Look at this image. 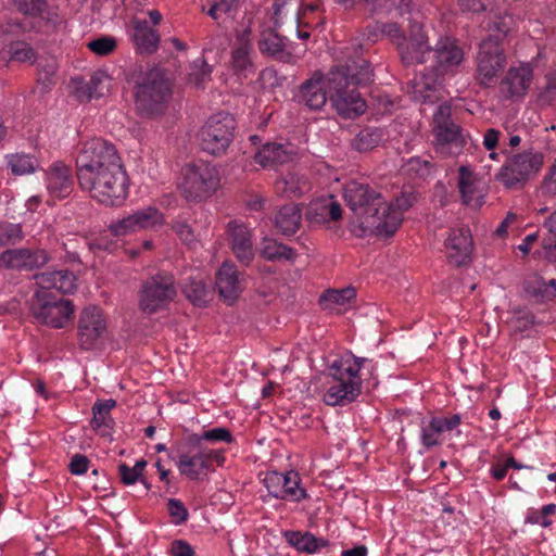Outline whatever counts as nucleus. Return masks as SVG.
Here are the masks:
<instances>
[{
    "label": "nucleus",
    "mask_w": 556,
    "mask_h": 556,
    "mask_svg": "<svg viewBox=\"0 0 556 556\" xmlns=\"http://www.w3.org/2000/svg\"><path fill=\"white\" fill-rule=\"evenodd\" d=\"M458 190L466 206L479 208L483 205L486 195L485 181L467 165H462L458 169Z\"/></svg>",
    "instance_id": "ddd939ff"
},
{
    "label": "nucleus",
    "mask_w": 556,
    "mask_h": 556,
    "mask_svg": "<svg viewBox=\"0 0 556 556\" xmlns=\"http://www.w3.org/2000/svg\"><path fill=\"white\" fill-rule=\"evenodd\" d=\"M261 255L268 261H292L295 257L293 249L273 239L264 240Z\"/></svg>",
    "instance_id": "c9c22d12"
},
{
    "label": "nucleus",
    "mask_w": 556,
    "mask_h": 556,
    "mask_svg": "<svg viewBox=\"0 0 556 556\" xmlns=\"http://www.w3.org/2000/svg\"><path fill=\"white\" fill-rule=\"evenodd\" d=\"M118 472L121 476V481L124 484L130 485L137 481H141L144 485V491L148 492L150 490L151 485L144 479H140L139 476L137 475V471L132 470L131 467H129L128 465L124 463L121 464L118 466Z\"/></svg>",
    "instance_id": "e2e57ef3"
},
{
    "label": "nucleus",
    "mask_w": 556,
    "mask_h": 556,
    "mask_svg": "<svg viewBox=\"0 0 556 556\" xmlns=\"http://www.w3.org/2000/svg\"><path fill=\"white\" fill-rule=\"evenodd\" d=\"M252 50L250 28L245 27L238 30L230 59L231 68L238 76L247 77L250 73H254V64L251 58Z\"/></svg>",
    "instance_id": "f3484780"
},
{
    "label": "nucleus",
    "mask_w": 556,
    "mask_h": 556,
    "mask_svg": "<svg viewBox=\"0 0 556 556\" xmlns=\"http://www.w3.org/2000/svg\"><path fill=\"white\" fill-rule=\"evenodd\" d=\"M51 260L45 249H8L0 254V264L7 269L33 271L42 268Z\"/></svg>",
    "instance_id": "f8f14e48"
},
{
    "label": "nucleus",
    "mask_w": 556,
    "mask_h": 556,
    "mask_svg": "<svg viewBox=\"0 0 556 556\" xmlns=\"http://www.w3.org/2000/svg\"><path fill=\"white\" fill-rule=\"evenodd\" d=\"M216 288L224 302L231 305L242 292L238 270L233 264L225 262L216 273Z\"/></svg>",
    "instance_id": "4be33fe9"
},
{
    "label": "nucleus",
    "mask_w": 556,
    "mask_h": 556,
    "mask_svg": "<svg viewBox=\"0 0 556 556\" xmlns=\"http://www.w3.org/2000/svg\"><path fill=\"white\" fill-rule=\"evenodd\" d=\"M109 228L114 236H125L137 230L131 215L111 224Z\"/></svg>",
    "instance_id": "0e129e2a"
},
{
    "label": "nucleus",
    "mask_w": 556,
    "mask_h": 556,
    "mask_svg": "<svg viewBox=\"0 0 556 556\" xmlns=\"http://www.w3.org/2000/svg\"><path fill=\"white\" fill-rule=\"evenodd\" d=\"M348 397V382L339 379V383L330 387L324 395V402L327 405H341Z\"/></svg>",
    "instance_id": "3c124183"
},
{
    "label": "nucleus",
    "mask_w": 556,
    "mask_h": 556,
    "mask_svg": "<svg viewBox=\"0 0 556 556\" xmlns=\"http://www.w3.org/2000/svg\"><path fill=\"white\" fill-rule=\"evenodd\" d=\"M300 4L301 0H275L274 14L276 17L281 14L289 15L300 23Z\"/></svg>",
    "instance_id": "8fccbe9b"
},
{
    "label": "nucleus",
    "mask_w": 556,
    "mask_h": 556,
    "mask_svg": "<svg viewBox=\"0 0 556 556\" xmlns=\"http://www.w3.org/2000/svg\"><path fill=\"white\" fill-rule=\"evenodd\" d=\"M432 165L427 157L415 156L410 157L406 163V170L414 173L419 177H426L430 175Z\"/></svg>",
    "instance_id": "bf43d9fd"
},
{
    "label": "nucleus",
    "mask_w": 556,
    "mask_h": 556,
    "mask_svg": "<svg viewBox=\"0 0 556 556\" xmlns=\"http://www.w3.org/2000/svg\"><path fill=\"white\" fill-rule=\"evenodd\" d=\"M372 361L366 357L350 356V402L362 393L363 382L372 376Z\"/></svg>",
    "instance_id": "cd10ccee"
},
{
    "label": "nucleus",
    "mask_w": 556,
    "mask_h": 556,
    "mask_svg": "<svg viewBox=\"0 0 556 556\" xmlns=\"http://www.w3.org/2000/svg\"><path fill=\"white\" fill-rule=\"evenodd\" d=\"M532 78L533 68L530 63L511 65L501 81L500 91L506 98H521L530 88Z\"/></svg>",
    "instance_id": "2eb2a0df"
},
{
    "label": "nucleus",
    "mask_w": 556,
    "mask_h": 556,
    "mask_svg": "<svg viewBox=\"0 0 556 556\" xmlns=\"http://www.w3.org/2000/svg\"><path fill=\"white\" fill-rule=\"evenodd\" d=\"M514 17L507 13L490 12L482 27L489 33L479 46L477 72L481 84H491L506 65L502 39L510 31Z\"/></svg>",
    "instance_id": "7ed1b4c3"
},
{
    "label": "nucleus",
    "mask_w": 556,
    "mask_h": 556,
    "mask_svg": "<svg viewBox=\"0 0 556 556\" xmlns=\"http://www.w3.org/2000/svg\"><path fill=\"white\" fill-rule=\"evenodd\" d=\"M544 163V154L539 151L528 150L513 155L497 174V179L507 188L530 179L536 175Z\"/></svg>",
    "instance_id": "9d476101"
},
{
    "label": "nucleus",
    "mask_w": 556,
    "mask_h": 556,
    "mask_svg": "<svg viewBox=\"0 0 556 556\" xmlns=\"http://www.w3.org/2000/svg\"><path fill=\"white\" fill-rule=\"evenodd\" d=\"M235 129L236 119L230 113L212 115L200 131L202 150L212 155L225 153L233 140Z\"/></svg>",
    "instance_id": "1a4fd4ad"
},
{
    "label": "nucleus",
    "mask_w": 556,
    "mask_h": 556,
    "mask_svg": "<svg viewBox=\"0 0 556 556\" xmlns=\"http://www.w3.org/2000/svg\"><path fill=\"white\" fill-rule=\"evenodd\" d=\"M324 72L316 70L312 76L300 86L299 98L311 110H320L329 101L328 91L324 84Z\"/></svg>",
    "instance_id": "412c9836"
},
{
    "label": "nucleus",
    "mask_w": 556,
    "mask_h": 556,
    "mask_svg": "<svg viewBox=\"0 0 556 556\" xmlns=\"http://www.w3.org/2000/svg\"><path fill=\"white\" fill-rule=\"evenodd\" d=\"M116 39L111 36H102L87 43V47L93 53L101 56L111 54L116 49Z\"/></svg>",
    "instance_id": "864d4df0"
},
{
    "label": "nucleus",
    "mask_w": 556,
    "mask_h": 556,
    "mask_svg": "<svg viewBox=\"0 0 556 556\" xmlns=\"http://www.w3.org/2000/svg\"><path fill=\"white\" fill-rule=\"evenodd\" d=\"M323 84L328 91L331 109L348 119V61L337 60L324 73Z\"/></svg>",
    "instance_id": "9b49d317"
},
{
    "label": "nucleus",
    "mask_w": 556,
    "mask_h": 556,
    "mask_svg": "<svg viewBox=\"0 0 556 556\" xmlns=\"http://www.w3.org/2000/svg\"><path fill=\"white\" fill-rule=\"evenodd\" d=\"M14 8L22 14L31 17H43L48 10L47 0H10Z\"/></svg>",
    "instance_id": "c03bdc74"
},
{
    "label": "nucleus",
    "mask_w": 556,
    "mask_h": 556,
    "mask_svg": "<svg viewBox=\"0 0 556 556\" xmlns=\"http://www.w3.org/2000/svg\"><path fill=\"white\" fill-rule=\"evenodd\" d=\"M526 295L535 303H545L556 296V280L534 276L525 281Z\"/></svg>",
    "instance_id": "c756f323"
},
{
    "label": "nucleus",
    "mask_w": 556,
    "mask_h": 556,
    "mask_svg": "<svg viewBox=\"0 0 556 556\" xmlns=\"http://www.w3.org/2000/svg\"><path fill=\"white\" fill-rule=\"evenodd\" d=\"M440 75L454 74L464 60L463 49L451 37L440 38L433 49Z\"/></svg>",
    "instance_id": "6ab92c4d"
},
{
    "label": "nucleus",
    "mask_w": 556,
    "mask_h": 556,
    "mask_svg": "<svg viewBox=\"0 0 556 556\" xmlns=\"http://www.w3.org/2000/svg\"><path fill=\"white\" fill-rule=\"evenodd\" d=\"M172 83L160 68L147 71L135 86L136 109L141 116H160L167 110L172 99Z\"/></svg>",
    "instance_id": "39448f33"
},
{
    "label": "nucleus",
    "mask_w": 556,
    "mask_h": 556,
    "mask_svg": "<svg viewBox=\"0 0 556 556\" xmlns=\"http://www.w3.org/2000/svg\"><path fill=\"white\" fill-rule=\"evenodd\" d=\"M169 516L174 519V523L180 525L187 521L189 513L184 503L176 498H169L167 502Z\"/></svg>",
    "instance_id": "680f3d73"
},
{
    "label": "nucleus",
    "mask_w": 556,
    "mask_h": 556,
    "mask_svg": "<svg viewBox=\"0 0 556 556\" xmlns=\"http://www.w3.org/2000/svg\"><path fill=\"white\" fill-rule=\"evenodd\" d=\"M367 103L361 92L354 93L350 91V118L352 115L358 116L365 113Z\"/></svg>",
    "instance_id": "774afa93"
},
{
    "label": "nucleus",
    "mask_w": 556,
    "mask_h": 556,
    "mask_svg": "<svg viewBox=\"0 0 556 556\" xmlns=\"http://www.w3.org/2000/svg\"><path fill=\"white\" fill-rule=\"evenodd\" d=\"M342 217L341 205L334 201L333 195L312 201L305 211V218L311 224L321 225Z\"/></svg>",
    "instance_id": "5701e85b"
},
{
    "label": "nucleus",
    "mask_w": 556,
    "mask_h": 556,
    "mask_svg": "<svg viewBox=\"0 0 556 556\" xmlns=\"http://www.w3.org/2000/svg\"><path fill=\"white\" fill-rule=\"evenodd\" d=\"M302 213L298 204L281 206L275 215V226L285 236L294 235L301 225Z\"/></svg>",
    "instance_id": "7c9ffc66"
},
{
    "label": "nucleus",
    "mask_w": 556,
    "mask_h": 556,
    "mask_svg": "<svg viewBox=\"0 0 556 556\" xmlns=\"http://www.w3.org/2000/svg\"><path fill=\"white\" fill-rule=\"evenodd\" d=\"M131 217L137 230L155 228L164 223L163 214L152 206L135 212Z\"/></svg>",
    "instance_id": "e433bc0d"
},
{
    "label": "nucleus",
    "mask_w": 556,
    "mask_h": 556,
    "mask_svg": "<svg viewBox=\"0 0 556 556\" xmlns=\"http://www.w3.org/2000/svg\"><path fill=\"white\" fill-rule=\"evenodd\" d=\"M372 81V71L365 60L354 61L350 64V86L365 88Z\"/></svg>",
    "instance_id": "58836bf2"
},
{
    "label": "nucleus",
    "mask_w": 556,
    "mask_h": 556,
    "mask_svg": "<svg viewBox=\"0 0 556 556\" xmlns=\"http://www.w3.org/2000/svg\"><path fill=\"white\" fill-rule=\"evenodd\" d=\"M37 291H50L54 289L61 294L70 293L75 289V276L68 270L43 271L34 275Z\"/></svg>",
    "instance_id": "a878e982"
},
{
    "label": "nucleus",
    "mask_w": 556,
    "mask_h": 556,
    "mask_svg": "<svg viewBox=\"0 0 556 556\" xmlns=\"http://www.w3.org/2000/svg\"><path fill=\"white\" fill-rule=\"evenodd\" d=\"M23 239L20 224L0 223V245L15 244Z\"/></svg>",
    "instance_id": "09e8293b"
},
{
    "label": "nucleus",
    "mask_w": 556,
    "mask_h": 556,
    "mask_svg": "<svg viewBox=\"0 0 556 556\" xmlns=\"http://www.w3.org/2000/svg\"><path fill=\"white\" fill-rule=\"evenodd\" d=\"M231 249L243 266H249L254 258V250L250 229L242 223L230 220L227 224Z\"/></svg>",
    "instance_id": "aec40b11"
},
{
    "label": "nucleus",
    "mask_w": 556,
    "mask_h": 556,
    "mask_svg": "<svg viewBox=\"0 0 556 556\" xmlns=\"http://www.w3.org/2000/svg\"><path fill=\"white\" fill-rule=\"evenodd\" d=\"M509 317V325L518 331H523L530 328L534 323V316L531 312L525 308H516L511 311Z\"/></svg>",
    "instance_id": "603ef678"
},
{
    "label": "nucleus",
    "mask_w": 556,
    "mask_h": 556,
    "mask_svg": "<svg viewBox=\"0 0 556 556\" xmlns=\"http://www.w3.org/2000/svg\"><path fill=\"white\" fill-rule=\"evenodd\" d=\"M175 296L174 277L169 274H156L142 283L138 306L143 314L152 315L165 309Z\"/></svg>",
    "instance_id": "6e6552de"
},
{
    "label": "nucleus",
    "mask_w": 556,
    "mask_h": 556,
    "mask_svg": "<svg viewBox=\"0 0 556 556\" xmlns=\"http://www.w3.org/2000/svg\"><path fill=\"white\" fill-rule=\"evenodd\" d=\"M47 188L51 194L59 199L70 195L73 191L70 167L61 162L52 165L48 173Z\"/></svg>",
    "instance_id": "bb28decb"
},
{
    "label": "nucleus",
    "mask_w": 556,
    "mask_h": 556,
    "mask_svg": "<svg viewBox=\"0 0 556 556\" xmlns=\"http://www.w3.org/2000/svg\"><path fill=\"white\" fill-rule=\"evenodd\" d=\"M264 482L269 494L277 498H285L280 489H282V482H286V475L276 471L269 472L266 475Z\"/></svg>",
    "instance_id": "052dcab7"
},
{
    "label": "nucleus",
    "mask_w": 556,
    "mask_h": 556,
    "mask_svg": "<svg viewBox=\"0 0 556 556\" xmlns=\"http://www.w3.org/2000/svg\"><path fill=\"white\" fill-rule=\"evenodd\" d=\"M78 339L84 349H90L103 336L106 323L98 306L85 307L78 319Z\"/></svg>",
    "instance_id": "4468645a"
},
{
    "label": "nucleus",
    "mask_w": 556,
    "mask_h": 556,
    "mask_svg": "<svg viewBox=\"0 0 556 556\" xmlns=\"http://www.w3.org/2000/svg\"><path fill=\"white\" fill-rule=\"evenodd\" d=\"M282 184V191L291 198H298L311 190L309 181L299 176L298 174L290 173L282 180L277 182Z\"/></svg>",
    "instance_id": "4c0bfd02"
},
{
    "label": "nucleus",
    "mask_w": 556,
    "mask_h": 556,
    "mask_svg": "<svg viewBox=\"0 0 556 556\" xmlns=\"http://www.w3.org/2000/svg\"><path fill=\"white\" fill-rule=\"evenodd\" d=\"M285 536L287 542L300 552L314 553L320 546L327 545V541L317 539L309 532L286 531Z\"/></svg>",
    "instance_id": "f704fd0d"
},
{
    "label": "nucleus",
    "mask_w": 556,
    "mask_h": 556,
    "mask_svg": "<svg viewBox=\"0 0 556 556\" xmlns=\"http://www.w3.org/2000/svg\"><path fill=\"white\" fill-rule=\"evenodd\" d=\"M440 76L433 68L415 75L408 85L412 99L421 103L439 100L442 85Z\"/></svg>",
    "instance_id": "dca6fc26"
},
{
    "label": "nucleus",
    "mask_w": 556,
    "mask_h": 556,
    "mask_svg": "<svg viewBox=\"0 0 556 556\" xmlns=\"http://www.w3.org/2000/svg\"><path fill=\"white\" fill-rule=\"evenodd\" d=\"M182 292L194 305L203 306L207 302L208 290L202 280L191 279L185 285Z\"/></svg>",
    "instance_id": "37998d69"
},
{
    "label": "nucleus",
    "mask_w": 556,
    "mask_h": 556,
    "mask_svg": "<svg viewBox=\"0 0 556 556\" xmlns=\"http://www.w3.org/2000/svg\"><path fill=\"white\" fill-rule=\"evenodd\" d=\"M109 79V76L103 71L94 72L88 80L89 87L94 98L103 94V83Z\"/></svg>",
    "instance_id": "69168bd1"
},
{
    "label": "nucleus",
    "mask_w": 556,
    "mask_h": 556,
    "mask_svg": "<svg viewBox=\"0 0 556 556\" xmlns=\"http://www.w3.org/2000/svg\"><path fill=\"white\" fill-rule=\"evenodd\" d=\"M433 134L434 149L444 157L458 155L466 144V137L456 124L433 126Z\"/></svg>",
    "instance_id": "a211bd4d"
},
{
    "label": "nucleus",
    "mask_w": 556,
    "mask_h": 556,
    "mask_svg": "<svg viewBox=\"0 0 556 556\" xmlns=\"http://www.w3.org/2000/svg\"><path fill=\"white\" fill-rule=\"evenodd\" d=\"M58 65L54 59H46L45 61L38 62V79L37 81L42 86L41 91L46 92L51 85L54 84V75L56 73Z\"/></svg>",
    "instance_id": "49530a36"
},
{
    "label": "nucleus",
    "mask_w": 556,
    "mask_h": 556,
    "mask_svg": "<svg viewBox=\"0 0 556 556\" xmlns=\"http://www.w3.org/2000/svg\"><path fill=\"white\" fill-rule=\"evenodd\" d=\"M401 15L407 13L409 22V37H405L399 26L393 23L383 24L381 33L396 45L401 59L406 65L424 63L432 52L428 37L424 33L421 15L415 11L408 2L401 0V5L393 8Z\"/></svg>",
    "instance_id": "20e7f679"
},
{
    "label": "nucleus",
    "mask_w": 556,
    "mask_h": 556,
    "mask_svg": "<svg viewBox=\"0 0 556 556\" xmlns=\"http://www.w3.org/2000/svg\"><path fill=\"white\" fill-rule=\"evenodd\" d=\"M134 41L140 53L152 54L159 46L157 33L148 26L147 21H135Z\"/></svg>",
    "instance_id": "473e14b6"
},
{
    "label": "nucleus",
    "mask_w": 556,
    "mask_h": 556,
    "mask_svg": "<svg viewBox=\"0 0 556 556\" xmlns=\"http://www.w3.org/2000/svg\"><path fill=\"white\" fill-rule=\"evenodd\" d=\"M293 151L280 143H266L255 153L254 160L262 166L281 165L292 160Z\"/></svg>",
    "instance_id": "2f4dec72"
},
{
    "label": "nucleus",
    "mask_w": 556,
    "mask_h": 556,
    "mask_svg": "<svg viewBox=\"0 0 556 556\" xmlns=\"http://www.w3.org/2000/svg\"><path fill=\"white\" fill-rule=\"evenodd\" d=\"M382 140V132L377 128H365L361 130L354 141L353 147L357 151H368L377 147Z\"/></svg>",
    "instance_id": "79ce46f5"
},
{
    "label": "nucleus",
    "mask_w": 556,
    "mask_h": 556,
    "mask_svg": "<svg viewBox=\"0 0 556 556\" xmlns=\"http://www.w3.org/2000/svg\"><path fill=\"white\" fill-rule=\"evenodd\" d=\"M211 68L203 59L194 62L192 71L188 74V83L197 88L202 87L204 81L210 77Z\"/></svg>",
    "instance_id": "5fc2aeb1"
},
{
    "label": "nucleus",
    "mask_w": 556,
    "mask_h": 556,
    "mask_svg": "<svg viewBox=\"0 0 556 556\" xmlns=\"http://www.w3.org/2000/svg\"><path fill=\"white\" fill-rule=\"evenodd\" d=\"M178 469L181 475L192 480L199 479L201 475L210 470L206 452L199 451L193 456L181 454L178 460Z\"/></svg>",
    "instance_id": "72a5a7b5"
},
{
    "label": "nucleus",
    "mask_w": 556,
    "mask_h": 556,
    "mask_svg": "<svg viewBox=\"0 0 556 556\" xmlns=\"http://www.w3.org/2000/svg\"><path fill=\"white\" fill-rule=\"evenodd\" d=\"M287 38L280 36L275 29L268 28L261 34L258 49L263 54L275 58L281 62H290L292 54L286 51Z\"/></svg>",
    "instance_id": "c85d7f7f"
},
{
    "label": "nucleus",
    "mask_w": 556,
    "mask_h": 556,
    "mask_svg": "<svg viewBox=\"0 0 556 556\" xmlns=\"http://www.w3.org/2000/svg\"><path fill=\"white\" fill-rule=\"evenodd\" d=\"M281 494L291 496L295 501H300L306 496L304 489L299 488V478L296 473L286 475V482H282Z\"/></svg>",
    "instance_id": "6e6d98bb"
},
{
    "label": "nucleus",
    "mask_w": 556,
    "mask_h": 556,
    "mask_svg": "<svg viewBox=\"0 0 556 556\" xmlns=\"http://www.w3.org/2000/svg\"><path fill=\"white\" fill-rule=\"evenodd\" d=\"M7 53L12 61L33 62L36 59L35 50L25 41H12L7 47Z\"/></svg>",
    "instance_id": "a18cd8bd"
},
{
    "label": "nucleus",
    "mask_w": 556,
    "mask_h": 556,
    "mask_svg": "<svg viewBox=\"0 0 556 556\" xmlns=\"http://www.w3.org/2000/svg\"><path fill=\"white\" fill-rule=\"evenodd\" d=\"M79 187L106 206L127 197L128 176L115 146L101 138L86 141L76 157Z\"/></svg>",
    "instance_id": "f257e3e1"
},
{
    "label": "nucleus",
    "mask_w": 556,
    "mask_h": 556,
    "mask_svg": "<svg viewBox=\"0 0 556 556\" xmlns=\"http://www.w3.org/2000/svg\"><path fill=\"white\" fill-rule=\"evenodd\" d=\"M202 438L206 441H225L227 443H231L233 440L231 432L223 427L204 431Z\"/></svg>",
    "instance_id": "338daca9"
},
{
    "label": "nucleus",
    "mask_w": 556,
    "mask_h": 556,
    "mask_svg": "<svg viewBox=\"0 0 556 556\" xmlns=\"http://www.w3.org/2000/svg\"><path fill=\"white\" fill-rule=\"evenodd\" d=\"M445 248L451 263L457 266L465 264L472 250L469 230L465 228L452 230L445 242Z\"/></svg>",
    "instance_id": "b1692460"
},
{
    "label": "nucleus",
    "mask_w": 556,
    "mask_h": 556,
    "mask_svg": "<svg viewBox=\"0 0 556 556\" xmlns=\"http://www.w3.org/2000/svg\"><path fill=\"white\" fill-rule=\"evenodd\" d=\"M30 312L39 323L53 328H63L71 320L74 305L70 300L51 291H36Z\"/></svg>",
    "instance_id": "0eeeda50"
},
{
    "label": "nucleus",
    "mask_w": 556,
    "mask_h": 556,
    "mask_svg": "<svg viewBox=\"0 0 556 556\" xmlns=\"http://www.w3.org/2000/svg\"><path fill=\"white\" fill-rule=\"evenodd\" d=\"M219 181L218 170L215 166L198 162L182 168L178 188L186 200L202 201L217 190Z\"/></svg>",
    "instance_id": "423d86ee"
},
{
    "label": "nucleus",
    "mask_w": 556,
    "mask_h": 556,
    "mask_svg": "<svg viewBox=\"0 0 556 556\" xmlns=\"http://www.w3.org/2000/svg\"><path fill=\"white\" fill-rule=\"evenodd\" d=\"M346 292L348 288H343L341 290L328 289L320 295L319 304L323 309L342 314L344 311L339 306H343L348 302V296L345 295Z\"/></svg>",
    "instance_id": "ea45409f"
},
{
    "label": "nucleus",
    "mask_w": 556,
    "mask_h": 556,
    "mask_svg": "<svg viewBox=\"0 0 556 556\" xmlns=\"http://www.w3.org/2000/svg\"><path fill=\"white\" fill-rule=\"evenodd\" d=\"M9 166L14 175H25L34 173L36 169V161L29 155L13 154L9 157Z\"/></svg>",
    "instance_id": "de8ad7c7"
},
{
    "label": "nucleus",
    "mask_w": 556,
    "mask_h": 556,
    "mask_svg": "<svg viewBox=\"0 0 556 556\" xmlns=\"http://www.w3.org/2000/svg\"><path fill=\"white\" fill-rule=\"evenodd\" d=\"M206 2L210 5L206 11L207 15L218 21L219 13H229L237 7L238 0H206Z\"/></svg>",
    "instance_id": "13d9d810"
},
{
    "label": "nucleus",
    "mask_w": 556,
    "mask_h": 556,
    "mask_svg": "<svg viewBox=\"0 0 556 556\" xmlns=\"http://www.w3.org/2000/svg\"><path fill=\"white\" fill-rule=\"evenodd\" d=\"M460 418L454 415L450 418L435 417L421 427V443L426 447H432L441 443L442 434L458 427Z\"/></svg>",
    "instance_id": "393cba45"
},
{
    "label": "nucleus",
    "mask_w": 556,
    "mask_h": 556,
    "mask_svg": "<svg viewBox=\"0 0 556 556\" xmlns=\"http://www.w3.org/2000/svg\"><path fill=\"white\" fill-rule=\"evenodd\" d=\"M414 201L407 193L388 201L366 185L350 182V232L357 237H392Z\"/></svg>",
    "instance_id": "f03ea898"
},
{
    "label": "nucleus",
    "mask_w": 556,
    "mask_h": 556,
    "mask_svg": "<svg viewBox=\"0 0 556 556\" xmlns=\"http://www.w3.org/2000/svg\"><path fill=\"white\" fill-rule=\"evenodd\" d=\"M68 86L71 88V92L80 102H87L94 98L88 81H86L83 77L72 78Z\"/></svg>",
    "instance_id": "4d7b16f0"
},
{
    "label": "nucleus",
    "mask_w": 556,
    "mask_h": 556,
    "mask_svg": "<svg viewBox=\"0 0 556 556\" xmlns=\"http://www.w3.org/2000/svg\"><path fill=\"white\" fill-rule=\"evenodd\" d=\"M116 406V401L113 399H109L105 401H98L92 407V420L91 425L94 429H99L102 426L110 428L112 424V418L110 417V412L112 408Z\"/></svg>",
    "instance_id": "a19ab883"
}]
</instances>
